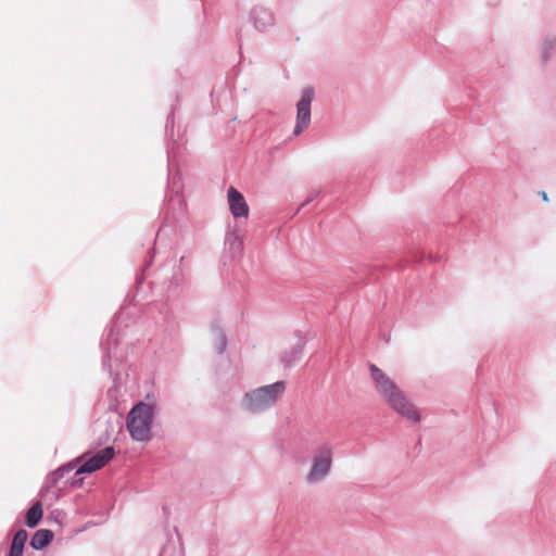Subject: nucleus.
Wrapping results in <instances>:
<instances>
[{
  "label": "nucleus",
  "mask_w": 556,
  "mask_h": 556,
  "mask_svg": "<svg viewBox=\"0 0 556 556\" xmlns=\"http://www.w3.org/2000/svg\"><path fill=\"white\" fill-rule=\"evenodd\" d=\"M214 346L217 353H223L227 346L226 334L220 329H215Z\"/></svg>",
  "instance_id": "nucleus-11"
},
{
  "label": "nucleus",
  "mask_w": 556,
  "mask_h": 556,
  "mask_svg": "<svg viewBox=\"0 0 556 556\" xmlns=\"http://www.w3.org/2000/svg\"><path fill=\"white\" fill-rule=\"evenodd\" d=\"M375 389L386 403L404 418L418 422L420 414L413 403L405 396L395 382L376 365L369 367Z\"/></svg>",
  "instance_id": "nucleus-1"
},
{
  "label": "nucleus",
  "mask_w": 556,
  "mask_h": 556,
  "mask_svg": "<svg viewBox=\"0 0 556 556\" xmlns=\"http://www.w3.org/2000/svg\"><path fill=\"white\" fill-rule=\"evenodd\" d=\"M314 98V90L305 88L303 90L301 100L298 102L296 125L294 127V135H300L311 122V103Z\"/></svg>",
  "instance_id": "nucleus-4"
},
{
  "label": "nucleus",
  "mask_w": 556,
  "mask_h": 556,
  "mask_svg": "<svg viewBox=\"0 0 556 556\" xmlns=\"http://www.w3.org/2000/svg\"><path fill=\"white\" fill-rule=\"evenodd\" d=\"M43 516V509L40 502H36L27 511L26 514V525L29 528H35Z\"/></svg>",
  "instance_id": "nucleus-10"
},
{
  "label": "nucleus",
  "mask_w": 556,
  "mask_h": 556,
  "mask_svg": "<svg viewBox=\"0 0 556 556\" xmlns=\"http://www.w3.org/2000/svg\"><path fill=\"white\" fill-rule=\"evenodd\" d=\"M27 539V531L24 529L18 530L12 540L8 556H23Z\"/></svg>",
  "instance_id": "nucleus-8"
},
{
  "label": "nucleus",
  "mask_w": 556,
  "mask_h": 556,
  "mask_svg": "<svg viewBox=\"0 0 556 556\" xmlns=\"http://www.w3.org/2000/svg\"><path fill=\"white\" fill-rule=\"evenodd\" d=\"M331 466V450L323 447L318 451L314 458L313 466L307 476L308 482H316L324 479L330 470Z\"/></svg>",
  "instance_id": "nucleus-5"
},
{
  "label": "nucleus",
  "mask_w": 556,
  "mask_h": 556,
  "mask_svg": "<svg viewBox=\"0 0 556 556\" xmlns=\"http://www.w3.org/2000/svg\"><path fill=\"white\" fill-rule=\"evenodd\" d=\"M115 451L108 446L87 459L77 470V473H91L104 467L113 457Z\"/></svg>",
  "instance_id": "nucleus-6"
},
{
  "label": "nucleus",
  "mask_w": 556,
  "mask_h": 556,
  "mask_svg": "<svg viewBox=\"0 0 556 556\" xmlns=\"http://www.w3.org/2000/svg\"><path fill=\"white\" fill-rule=\"evenodd\" d=\"M153 420V407L150 404L139 402L127 416V430L135 441H149L151 439V425Z\"/></svg>",
  "instance_id": "nucleus-2"
},
{
  "label": "nucleus",
  "mask_w": 556,
  "mask_h": 556,
  "mask_svg": "<svg viewBox=\"0 0 556 556\" xmlns=\"http://www.w3.org/2000/svg\"><path fill=\"white\" fill-rule=\"evenodd\" d=\"M285 391L283 382H276L258 388L245 395V407L252 412H260L277 402Z\"/></svg>",
  "instance_id": "nucleus-3"
},
{
  "label": "nucleus",
  "mask_w": 556,
  "mask_h": 556,
  "mask_svg": "<svg viewBox=\"0 0 556 556\" xmlns=\"http://www.w3.org/2000/svg\"><path fill=\"white\" fill-rule=\"evenodd\" d=\"M540 195L542 197L543 201H545V202H547V201H548V197H547V194H546V192H545V191H541V192H540Z\"/></svg>",
  "instance_id": "nucleus-12"
},
{
  "label": "nucleus",
  "mask_w": 556,
  "mask_h": 556,
  "mask_svg": "<svg viewBox=\"0 0 556 556\" xmlns=\"http://www.w3.org/2000/svg\"><path fill=\"white\" fill-rule=\"evenodd\" d=\"M53 540V532L47 529H40L35 532L30 540V546L35 549H42Z\"/></svg>",
  "instance_id": "nucleus-9"
},
{
  "label": "nucleus",
  "mask_w": 556,
  "mask_h": 556,
  "mask_svg": "<svg viewBox=\"0 0 556 556\" xmlns=\"http://www.w3.org/2000/svg\"><path fill=\"white\" fill-rule=\"evenodd\" d=\"M228 203L230 212L235 217H248L249 206L244 197L233 187L228 189Z\"/></svg>",
  "instance_id": "nucleus-7"
}]
</instances>
